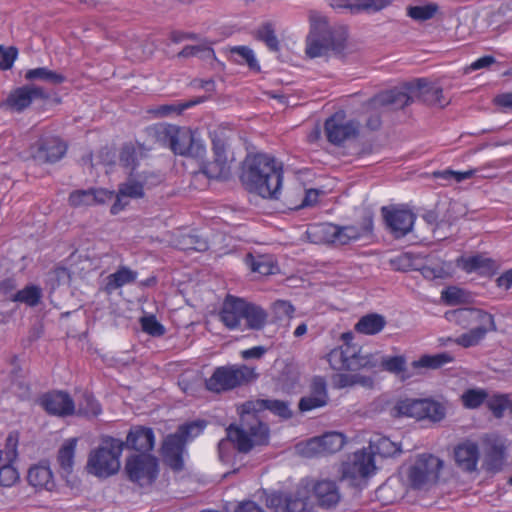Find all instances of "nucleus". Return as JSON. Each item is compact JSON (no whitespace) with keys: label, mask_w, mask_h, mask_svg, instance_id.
I'll return each instance as SVG.
<instances>
[{"label":"nucleus","mask_w":512,"mask_h":512,"mask_svg":"<svg viewBox=\"0 0 512 512\" xmlns=\"http://www.w3.org/2000/svg\"><path fill=\"white\" fill-rule=\"evenodd\" d=\"M309 484L301 479L292 491H273L266 495L265 504L274 512H314Z\"/></svg>","instance_id":"6e6552de"},{"label":"nucleus","mask_w":512,"mask_h":512,"mask_svg":"<svg viewBox=\"0 0 512 512\" xmlns=\"http://www.w3.org/2000/svg\"><path fill=\"white\" fill-rule=\"evenodd\" d=\"M315 233L322 235V240L333 245H347L368 236L373 231L372 217H366L361 224L337 225L323 223L315 227Z\"/></svg>","instance_id":"9d476101"},{"label":"nucleus","mask_w":512,"mask_h":512,"mask_svg":"<svg viewBox=\"0 0 512 512\" xmlns=\"http://www.w3.org/2000/svg\"><path fill=\"white\" fill-rule=\"evenodd\" d=\"M443 462L436 456L424 453L416 457L407 470V481L412 489L422 490L438 479Z\"/></svg>","instance_id":"9b49d317"},{"label":"nucleus","mask_w":512,"mask_h":512,"mask_svg":"<svg viewBox=\"0 0 512 512\" xmlns=\"http://www.w3.org/2000/svg\"><path fill=\"white\" fill-rule=\"evenodd\" d=\"M265 410H269L284 419L292 416L288 403L282 400L255 399L246 401L240 407V425H229L226 429L227 439L219 442V449L231 442L239 452L248 453L255 446L267 445L270 440L269 426L257 416L259 412Z\"/></svg>","instance_id":"f257e3e1"},{"label":"nucleus","mask_w":512,"mask_h":512,"mask_svg":"<svg viewBox=\"0 0 512 512\" xmlns=\"http://www.w3.org/2000/svg\"><path fill=\"white\" fill-rule=\"evenodd\" d=\"M245 263L252 272L263 276L275 274L278 270V266L274 263L272 258L267 255L254 256L249 253L245 257Z\"/></svg>","instance_id":"58836bf2"},{"label":"nucleus","mask_w":512,"mask_h":512,"mask_svg":"<svg viewBox=\"0 0 512 512\" xmlns=\"http://www.w3.org/2000/svg\"><path fill=\"white\" fill-rule=\"evenodd\" d=\"M445 319L463 329L490 325L494 326V316L482 309L464 307L445 312Z\"/></svg>","instance_id":"a211bd4d"},{"label":"nucleus","mask_w":512,"mask_h":512,"mask_svg":"<svg viewBox=\"0 0 512 512\" xmlns=\"http://www.w3.org/2000/svg\"><path fill=\"white\" fill-rule=\"evenodd\" d=\"M344 116L335 113L324 124L327 140L334 145H341L345 141L357 137L359 130L354 121H343Z\"/></svg>","instance_id":"412c9836"},{"label":"nucleus","mask_w":512,"mask_h":512,"mask_svg":"<svg viewBox=\"0 0 512 512\" xmlns=\"http://www.w3.org/2000/svg\"><path fill=\"white\" fill-rule=\"evenodd\" d=\"M427 85V79L419 78L415 83L407 84L405 86V90L393 88L376 94L371 99V103L375 107L404 108L412 103V97L409 95L408 91H411L414 88L417 90H423Z\"/></svg>","instance_id":"f3484780"},{"label":"nucleus","mask_w":512,"mask_h":512,"mask_svg":"<svg viewBox=\"0 0 512 512\" xmlns=\"http://www.w3.org/2000/svg\"><path fill=\"white\" fill-rule=\"evenodd\" d=\"M147 149L143 144L138 142L125 143L120 151L119 160L123 167L135 170L138 166L139 159L147 156Z\"/></svg>","instance_id":"c9c22d12"},{"label":"nucleus","mask_w":512,"mask_h":512,"mask_svg":"<svg viewBox=\"0 0 512 512\" xmlns=\"http://www.w3.org/2000/svg\"><path fill=\"white\" fill-rule=\"evenodd\" d=\"M96 158V164L113 166L116 163V150L113 147L105 146L99 150Z\"/></svg>","instance_id":"338daca9"},{"label":"nucleus","mask_w":512,"mask_h":512,"mask_svg":"<svg viewBox=\"0 0 512 512\" xmlns=\"http://www.w3.org/2000/svg\"><path fill=\"white\" fill-rule=\"evenodd\" d=\"M147 133L160 146L169 148L175 155L195 156L205 151L203 146L195 145L194 134L186 127L157 123L147 127Z\"/></svg>","instance_id":"7ed1b4c3"},{"label":"nucleus","mask_w":512,"mask_h":512,"mask_svg":"<svg viewBox=\"0 0 512 512\" xmlns=\"http://www.w3.org/2000/svg\"><path fill=\"white\" fill-rule=\"evenodd\" d=\"M214 160L203 166V173L210 179L225 178L229 172L227 160V143L218 135L212 138Z\"/></svg>","instance_id":"b1692460"},{"label":"nucleus","mask_w":512,"mask_h":512,"mask_svg":"<svg viewBox=\"0 0 512 512\" xmlns=\"http://www.w3.org/2000/svg\"><path fill=\"white\" fill-rule=\"evenodd\" d=\"M385 224L395 238H402L411 232L416 215L404 207H382Z\"/></svg>","instance_id":"6ab92c4d"},{"label":"nucleus","mask_w":512,"mask_h":512,"mask_svg":"<svg viewBox=\"0 0 512 512\" xmlns=\"http://www.w3.org/2000/svg\"><path fill=\"white\" fill-rule=\"evenodd\" d=\"M394 418H412L431 424L441 422L446 416L445 406L431 398H398L390 410Z\"/></svg>","instance_id":"423d86ee"},{"label":"nucleus","mask_w":512,"mask_h":512,"mask_svg":"<svg viewBox=\"0 0 512 512\" xmlns=\"http://www.w3.org/2000/svg\"><path fill=\"white\" fill-rule=\"evenodd\" d=\"M174 245L183 251H204L208 248L207 242L195 235H181L175 240Z\"/></svg>","instance_id":"603ef678"},{"label":"nucleus","mask_w":512,"mask_h":512,"mask_svg":"<svg viewBox=\"0 0 512 512\" xmlns=\"http://www.w3.org/2000/svg\"><path fill=\"white\" fill-rule=\"evenodd\" d=\"M255 38L263 42L267 48L272 52H277L280 49L279 40L275 34L274 26L271 22L263 23L255 31Z\"/></svg>","instance_id":"de8ad7c7"},{"label":"nucleus","mask_w":512,"mask_h":512,"mask_svg":"<svg viewBox=\"0 0 512 512\" xmlns=\"http://www.w3.org/2000/svg\"><path fill=\"white\" fill-rule=\"evenodd\" d=\"M380 368L383 371L399 376L402 381H406L411 377V374L407 371V361L404 355L382 357Z\"/></svg>","instance_id":"a19ab883"},{"label":"nucleus","mask_w":512,"mask_h":512,"mask_svg":"<svg viewBox=\"0 0 512 512\" xmlns=\"http://www.w3.org/2000/svg\"><path fill=\"white\" fill-rule=\"evenodd\" d=\"M114 197V191L106 188L74 190L69 194L68 203L73 208L104 205Z\"/></svg>","instance_id":"a878e982"},{"label":"nucleus","mask_w":512,"mask_h":512,"mask_svg":"<svg viewBox=\"0 0 512 512\" xmlns=\"http://www.w3.org/2000/svg\"><path fill=\"white\" fill-rule=\"evenodd\" d=\"M454 361V357L447 352H442L435 355H423L418 360L412 362V367L415 369L418 368H430V369H438L445 364L451 363Z\"/></svg>","instance_id":"49530a36"},{"label":"nucleus","mask_w":512,"mask_h":512,"mask_svg":"<svg viewBox=\"0 0 512 512\" xmlns=\"http://www.w3.org/2000/svg\"><path fill=\"white\" fill-rule=\"evenodd\" d=\"M49 94L43 87L23 85L13 89L7 96L4 105L12 112L21 113L37 99L48 100Z\"/></svg>","instance_id":"aec40b11"},{"label":"nucleus","mask_w":512,"mask_h":512,"mask_svg":"<svg viewBox=\"0 0 512 512\" xmlns=\"http://www.w3.org/2000/svg\"><path fill=\"white\" fill-rule=\"evenodd\" d=\"M309 484V493H313L318 506L330 509L340 502L341 493L336 481L329 479L314 480L303 478Z\"/></svg>","instance_id":"4be33fe9"},{"label":"nucleus","mask_w":512,"mask_h":512,"mask_svg":"<svg viewBox=\"0 0 512 512\" xmlns=\"http://www.w3.org/2000/svg\"><path fill=\"white\" fill-rule=\"evenodd\" d=\"M67 148V143L59 136L43 134L31 146V155L42 163H55L64 157Z\"/></svg>","instance_id":"dca6fc26"},{"label":"nucleus","mask_w":512,"mask_h":512,"mask_svg":"<svg viewBox=\"0 0 512 512\" xmlns=\"http://www.w3.org/2000/svg\"><path fill=\"white\" fill-rule=\"evenodd\" d=\"M386 326L385 317L370 313L362 316L354 326V330L363 335H376L380 333Z\"/></svg>","instance_id":"4c0bfd02"},{"label":"nucleus","mask_w":512,"mask_h":512,"mask_svg":"<svg viewBox=\"0 0 512 512\" xmlns=\"http://www.w3.org/2000/svg\"><path fill=\"white\" fill-rule=\"evenodd\" d=\"M120 195H124L126 198L139 199L143 198L144 183L142 181L129 178L126 182L121 183L118 187Z\"/></svg>","instance_id":"864d4df0"},{"label":"nucleus","mask_w":512,"mask_h":512,"mask_svg":"<svg viewBox=\"0 0 512 512\" xmlns=\"http://www.w3.org/2000/svg\"><path fill=\"white\" fill-rule=\"evenodd\" d=\"M271 311L275 321L291 319L295 313V307L290 301L276 300L271 305Z\"/></svg>","instance_id":"6e6d98bb"},{"label":"nucleus","mask_w":512,"mask_h":512,"mask_svg":"<svg viewBox=\"0 0 512 512\" xmlns=\"http://www.w3.org/2000/svg\"><path fill=\"white\" fill-rule=\"evenodd\" d=\"M258 376L256 369L246 364L218 366L205 380V387L210 392L220 394L247 385L255 381Z\"/></svg>","instance_id":"0eeeda50"},{"label":"nucleus","mask_w":512,"mask_h":512,"mask_svg":"<svg viewBox=\"0 0 512 512\" xmlns=\"http://www.w3.org/2000/svg\"><path fill=\"white\" fill-rule=\"evenodd\" d=\"M194 103L195 102H187V103H183V104H179V105H172V104L160 105L155 110H153V113L156 116H160V117L168 116L173 113L180 114L185 109L190 108Z\"/></svg>","instance_id":"69168bd1"},{"label":"nucleus","mask_w":512,"mask_h":512,"mask_svg":"<svg viewBox=\"0 0 512 512\" xmlns=\"http://www.w3.org/2000/svg\"><path fill=\"white\" fill-rule=\"evenodd\" d=\"M17 445H18V436L14 434H9L6 439V445L4 454L6 456V460L9 462H14L17 459L18 452H17Z\"/></svg>","instance_id":"774afa93"},{"label":"nucleus","mask_w":512,"mask_h":512,"mask_svg":"<svg viewBox=\"0 0 512 512\" xmlns=\"http://www.w3.org/2000/svg\"><path fill=\"white\" fill-rule=\"evenodd\" d=\"M328 401L326 380L322 376H315L309 385V395L302 397L298 406L301 412H308L326 406Z\"/></svg>","instance_id":"cd10ccee"},{"label":"nucleus","mask_w":512,"mask_h":512,"mask_svg":"<svg viewBox=\"0 0 512 512\" xmlns=\"http://www.w3.org/2000/svg\"><path fill=\"white\" fill-rule=\"evenodd\" d=\"M39 402L49 415L67 417L75 414V402L65 391H49L40 397Z\"/></svg>","instance_id":"5701e85b"},{"label":"nucleus","mask_w":512,"mask_h":512,"mask_svg":"<svg viewBox=\"0 0 512 512\" xmlns=\"http://www.w3.org/2000/svg\"><path fill=\"white\" fill-rule=\"evenodd\" d=\"M179 56L184 58L192 56L210 58L211 56H214V50L207 43H201L199 45H187L179 52Z\"/></svg>","instance_id":"bf43d9fd"},{"label":"nucleus","mask_w":512,"mask_h":512,"mask_svg":"<svg viewBox=\"0 0 512 512\" xmlns=\"http://www.w3.org/2000/svg\"><path fill=\"white\" fill-rule=\"evenodd\" d=\"M20 479L18 470L13 466V462L7 461L0 466V487H12Z\"/></svg>","instance_id":"13d9d810"},{"label":"nucleus","mask_w":512,"mask_h":512,"mask_svg":"<svg viewBox=\"0 0 512 512\" xmlns=\"http://www.w3.org/2000/svg\"><path fill=\"white\" fill-rule=\"evenodd\" d=\"M488 394L483 388H468L461 394L460 401L464 408L475 410L486 404Z\"/></svg>","instance_id":"a18cd8bd"},{"label":"nucleus","mask_w":512,"mask_h":512,"mask_svg":"<svg viewBox=\"0 0 512 512\" xmlns=\"http://www.w3.org/2000/svg\"><path fill=\"white\" fill-rule=\"evenodd\" d=\"M205 420H195L180 425L177 431L169 434L162 444V457L164 463L174 472L184 469L183 454L186 443L199 436L205 429Z\"/></svg>","instance_id":"39448f33"},{"label":"nucleus","mask_w":512,"mask_h":512,"mask_svg":"<svg viewBox=\"0 0 512 512\" xmlns=\"http://www.w3.org/2000/svg\"><path fill=\"white\" fill-rule=\"evenodd\" d=\"M18 57V49L14 46L5 47L0 45V69L9 70L13 67Z\"/></svg>","instance_id":"680f3d73"},{"label":"nucleus","mask_w":512,"mask_h":512,"mask_svg":"<svg viewBox=\"0 0 512 512\" xmlns=\"http://www.w3.org/2000/svg\"><path fill=\"white\" fill-rule=\"evenodd\" d=\"M512 402L510 401L509 394L495 393L491 397L488 395L486 406L491 411L495 418H502L505 410L509 407L511 409Z\"/></svg>","instance_id":"3c124183"},{"label":"nucleus","mask_w":512,"mask_h":512,"mask_svg":"<svg viewBox=\"0 0 512 512\" xmlns=\"http://www.w3.org/2000/svg\"><path fill=\"white\" fill-rule=\"evenodd\" d=\"M456 265L468 274L477 272L481 276L489 277L494 276L499 269V266L494 259L485 257L481 254L469 257L460 256L456 260Z\"/></svg>","instance_id":"c85d7f7f"},{"label":"nucleus","mask_w":512,"mask_h":512,"mask_svg":"<svg viewBox=\"0 0 512 512\" xmlns=\"http://www.w3.org/2000/svg\"><path fill=\"white\" fill-rule=\"evenodd\" d=\"M476 174V169H469L467 171H454L452 169H445L443 171L435 173V176L443 179L453 178L457 183L472 178Z\"/></svg>","instance_id":"e2e57ef3"},{"label":"nucleus","mask_w":512,"mask_h":512,"mask_svg":"<svg viewBox=\"0 0 512 512\" xmlns=\"http://www.w3.org/2000/svg\"><path fill=\"white\" fill-rule=\"evenodd\" d=\"M438 11V6L433 3L419 6H410L407 15L414 20L426 21L432 19Z\"/></svg>","instance_id":"5fc2aeb1"},{"label":"nucleus","mask_w":512,"mask_h":512,"mask_svg":"<svg viewBox=\"0 0 512 512\" xmlns=\"http://www.w3.org/2000/svg\"><path fill=\"white\" fill-rule=\"evenodd\" d=\"M283 165L275 157L256 153L246 158L242 181L249 191L265 199H278L283 183Z\"/></svg>","instance_id":"f03ea898"},{"label":"nucleus","mask_w":512,"mask_h":512,"mask_svg":"<svg viewBox=\"0 0 512 512\" xmlns=\"http://www.w3.org/2000/svg\"><path fill=\"white\" fill-rule=\"evenodd\" d=\"M421 275L428 280L446 279L452 275V264L438 255H428L424 264L418 268Z\"/></svg>","instance_id":"473e14b6"},{"label":"nucleus","mask_w":512,"mask_h":512,"mask_svg":"<svg viewBox=\"0 0 512 512\" xmlns=\"http://www.w3.org/2000/svg\"><path fill=\"white\" fill-rule=\"evenodd\" d=\"M340 339L343 344L333 348L326 355V360L333 370L356 372L369 364L368 356L362 355L361 348L353 343L354 335L351 331L342 333Z\"/></svg>","instance_id":"1a4fd4ad"},{"label":"nucleus","mask_w":512,"mask_h":512,"mask_svg":"<svg viewBox=\"0 0 512 512\" xmlns=\"http://www.w3.org/2000/svg\"><path fill=\"white\" fill-rule=\"evenodd\" d=\"M414 260L415 259L412 253L405 252L390 259V264L393 269L397 271L418 270Z\"/></svg>","instance_id":"052dcab7"},{"label":"nucleus","mask_w":512,"mask_h":512,"mask_svg":"<svg viewBox=\"0 0 512 512\" xmlns=\"http://www.w3.org/2000/svg\"><path fill=\"white\" fill-rule=\"evenodd\" d=\"M483 446L486 469L500 471L506 458V440L497 434H488L483 438Z\"/></svg>","instance_id":"393cba45"},{"label":"nucleus","mask_w":512,"mask_h":512,"mask_svg":"<svg viewBox=\"0 0 512 512\" xmlns=\"http://www.w3.org/2000/svg\"><path fill=\"white\" fill-rule=\"evenodd\" d=\"M102 413V406L94 395L85 392L78 402L75 414L86 418H95Z\"/></svg>","instance_id":"c03bdc74"},{"label":"nucleus","mask_w":512,"mask_h":512,"mask_svg":"<svg viewBox=\"0 0 512 512\" xmlns=\"http://www.w3.org/2000/svg\"><path fill=\"white\" fill-rule=\"evenodd\" d=\"M136 278L137 273L135 271L126 266H121L116 272L107 276L105 290L111 293L126 284L134 282Z\"/></svg>","instance_id":"79ce46f5"},{"label":"nucleus","mask_w":512,"mask_h":512,"mask_svg":"<svg viewBox=\"0 0 512 512\" xmlns=\"http://www.w3.org/2000/svg\"><path fill=\"white\" fill-rule=\"evenodd\" d=\"M345 443L346 437L343 433L330 431L301 443L300 452L308 458L324 457L340 451Z\"/></svg>","instance_id":"2eb2a0df"},{"label":"nucleus","mask_w":512,"mask_h":512,"mask_svg":"<svg viewBox=\"0 0 512 512\" xmlns=\"http://www.w3.org/2000/svg\"><path fill=\"white\" fill-rule=\"evenodd\" d=\"M124 450V441L112 436H103L100 445L88 456V473L102 479L116 474L120 469V457Z\"/></svg>","instance_id":"20e7f679"},{"label":"nucleus","mask_w":512,"mask_h":512,"mask_svg":"<svg viewBox=\"0 0 512 512\" xmlns=\"http://www.w3.org/2000/svg\"><path fill=\"white\" fill-rule=\"evenodd\" d=\"M27 481L36 491L53 492L57 488L54 473L47 460H42L29 468Z\"/></svg>","instance_id":"bb28decb"},{"label":"nucleus","mask_w":512,"mask_h":512,"mask_svg":"<svg viewBox=\"0 0 512 512\" xmlns=\"http://www.w3.org/2000/svg\"><path fill=\"white\" fill-rule=\"evenodd\" d=\"M42 297L43 292L41 287L29 284L14 293L10 299L12 302L23 303L29 307H36L40 304Z\"/></svg>","instance_id":"37998d69"},{"label":"nucleus","mask_w":512,"mask_h":512,"mask_svg":"<svg viewBox=\"0 0 512 512\" xmlns=\"http://www.w3.org/2000/svg\"><path fill=\"white\" fill-rule=\"evenodd\" d=\"M496 324L494 326L483 325L469 329L467 332L459 335L455 339L448 338V341H452L463 348H470L477 346L485 338L488 332L495 331Z\"/></svg>","instance_id":"e433bc0d"},{"label":"nucleus","mask_w":512,"mask_h":512,"mask_svg":"<svg viewBox=\"0 0 512 512\" xmlns=\"http://www.w3.org/2000/svg\"><path fill=\"white\" fill-rule=\"evenodd\" d=\"M376 469L373 454L366 448L349 455L341 465V479L348 480L352 486L358 487Z\"/></svg>","instance_id":"f8f14e48"},{"label":"nucleus","mask_w":512,"mask_h":512,"mask_svg":"<svg viewBox=\"0 0 512 512\" xmlns=\"http://www.w3.org/2000/svg\"><path fill=\"white\" fill-rule=\"evenodd\" d=\"M125 471L130 481L140 487L151 486L158 477V459L146 453L132 455L127 458Z\"/></svg>","instance_id":"ddd939ff"},{"label":"nucleus","mask_w":512,"mask_h":512,"mask_svg":"<svg viewBox=\"0 0 512 512\" xmlns=\"http://www.w3.org/2000/svg\"><path fill=\"white\" fill-rule=\"evenodd\" d=\"M244 313L246 328L251 330H261L265 327L268 314L261 306L245 301Z\"/></svg>","instance_id":"ea45409f"},{"label":"nucleus","mask_w":512,"mask_h":512,"mask_svg":"<svg viewBox=\"0 0 512 512\" xmlns=\"http://www.w3.org/2000/svg\"><path fill=\"white\" fill-rule=\"evenodd\" d=\"M77 444L78 438L71 437L66 439L58 450L57 463L63 478H68L73 471Z\"/></svg>","instance_id":"72a5a7b5"},{"label":"nucleus","mask_w":512,"mask_h":512,"mask_svg":"<svg viewBox=\"0 0 512 512\" xmlns=\"http://www.w3.org/2000/svg\"><path fill=\"white\" fill-rule=\"evenodd\" d=\"M245 300L228 295L220 311L222 323L230 330L239 329L244 320Z\"/></svg>","instance_id":"7c9ffc66"},{"label":"nucleus","mask_w":512,"mask_h":512,"mask_svg":"<svg viewBox=\"0 0 512 512\" xmlns=\"http://www.w3.org/2000/svg\"><path fill=\"white\" fill-rule=\"evenodd\" d=\"M143 332L153 337L163 336L165 327L157 320L155 315L144 316L140 319Z\"/></svg>","instance_id":"4d7b16f0"},{"label":"nucleus","mask_w":512,"mask_h":512,"mask_svg":"<svg viewBox=\"0 0 512 512\" xmlns=\"http://www.w3.org/2000/svg\"><path fill=\"white\" fill-rule=\"evenodd\" d=\"M25 79L29 80V81L42 80V81L52 83V84H61L66 80L64 75L57 73L55 71H52L46 67H38V68H34V69H29L25 73Z\"/></svg>","instance_id":"8fccbe9b"},{"label":"nucleus","mask_w":512,"mask_h":512,"mask_svg":"<svg viewBox=\"0 0 512 512\" xmlns=\"http://www.w3.org/2000/svg\"><path fill=\"white\" fill-rule=\"evenodd\" d=\"M442 300L448 305H457L464 300V292L462 289L451 286L441 292Z\"/></svg>","instance_id":"0e129e2a"},{"label":"nucleus","mask_w":512,"mask_h":512,"mask_svg":"<svg viewBox=\"0 0 512 512\" xmlns=\"http://www.w3.org/2000/svg\"><path fill=\"white\" fill-rule=\"evenodd\" d=\"M334 48L332 33L325 17L310 15V32L306 40V54L310 58L325 55Z\"/></svg>","instance_id":"4468645a"},{"label":"nucleus","mask_w":512,"mask_h":512,"mask_svg":"<svg viewBox=\"0 0 512 512\" xmlns=\"http://www.w3.org/2000/svg\"><path fill=\"white\" fill-rule=\"evenodd\" d=\"M155 446V434L152 428L136 425L130 428L124 447L149 454Z\"/></svg>","instance_id":"c756f323"},{"label":"nucleus","mask_w":512,"mask_h":512,"mask_svg":"<svg viewBox=\"0 0 512 512\" xmlns=\"http://www.w3.org/2000/svg\"><path fill=\"white\" fill-rule=\"evenodd\" d=\"M231 54L234 61L238 64H246L254 72L260 71V65L255 57L253 50L247 46H235L231 48Z\"/></svg>","instance_id":"09e8293b"},{"label":"nucleus","mask_w":512,"mask_h":512,"mask_svg":"<svg viewBox=\"0 0 512 512\" xmlns=\"http://www.w3.org/2000/svg\"><path fill=\"white\" fill-rule=\"evenodd\" d=\"M479 456L478 444L471 440H464L454 448V459L457 466L467 472H473L477 469Z\"/></svg>","instance_id":"2f4dec72"},{"label":"nucleus","mask_w":512,"mask_h":512,"mask_svg":"<svg viewBox=\"0 0 512 512\" xmlns=\"http://www.w3.org/2000/svg\"><path fill=\"white\" fill-rule=\"evenodd\" d=\"M370 453L382 458L394 457L401 453V445L382 434H375L369 441Z\"/></svg>","instance_id":"f704fd0d"}]
</instances>
